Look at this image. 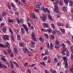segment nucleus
<instances>
[{"instance_id": "obj_4", "label": "nucleus", "mask_w": 73, "mask_h": 73, "mask_svg": "<svg viewBox=\"0 0 73 73\" xmlns=\"http://www.w3.org/2000/svg\"><path fill=\"white\" fill-rule=\"evenodd\" d=\"M32 38L34 41H36V36L35 35V33L33 32L31 35Z\"/></svg>"}, {"instance_id": "obj_53", "label": "nucleus", "mask_w": 73, "mask_h": 73, "mask_svg": "<svg viewBox=\"0 0 73 73\" xmlns=\"http://www.w3.org/2000/svg\"><path fill=\"white\" fill-rule=\"evenodd\" d=\"M50 48L51 49H52V48H53V44H52V43H50Z\"/></svg>"}, {"instance_id": "obj_12", "label": "nucleus", "mask_w": 73, "mask_h": 73, "mask_svg": "<svg viewBox=\"0 0 73 73\" xmlns=\"http://www.w3.org/2000/svg\"><path fill=\"white\" fill-rule=\"evenodd\" d=\"M69 5L70 6H72L73 5V1L70 0L69 1Z\"/></svg>"}, {"instance_id": "obj_32", "label": "nucleus", "mask_w": 73, "mask_h": 73, "mask_svg": "<svg viewBox=\"0 0 73 73\" xmlns=\"http://www.w3.org/2000/svg\"><path fill=\"white\" fill-rule=\"evenodd\" d=\"M11 37L13 40V41H14V40H15V38H14V36H13V35H11Z\"/></svg>"}, {"instance_id": "obj_34", "label": "nucleus", "mask_w": 73, "mask_h": 73, "mask_svg": "<svg viewBox=\"0 0 73 73\" xmlns=\"http://www.w3.org/2000/svg\"><path fill=\"white\" fill-rule=\"evenodd\" d=\"M54 61L56 63H57V62H58V60H57V58H54Z\"/></svg>"}, {"instance_id": "obj_57", "label": "nucleus", "mask_w": 73, "mask_h": 73, "mask_svg": "<svg viewBox=\"0 0 73 73\" xmlns=\"http://www.w3.org/2000/svg\"><path fill=\"white\" fill-rule=\"evenodd\" d=\"M10 5L8 4V5H7L8 6L9 9H11V6H10Z\"/></svg>"}, {"instance_id": "obj_38", "label": "nucleus", "mask_w": 73, "mask_h": 73, "mask_svg": "<svg viewBox=\"0 0 73 73\" xmlns=\"http://www.w3.org/2000/svg\"><path fill=\"white\" fill-rule=\"evenodd\" d=\"M56 44L59 45L60 44V42L58 41V40H56L55 42V44Z\"/></svg>"}, {"instance_id": "obj_61", "label": "nucleus", "mask_w": 73, "mask_h": 73, "mask_svg": "<svg viewBox=\"0 0 73 73\" xmlns=\"http://www.w3.org/2000/svg\"><path fill=\"white\" fill-rule=\"evenodd\" d=\"M62 53L63 56H64V55L65 54V52L64 51H62Z\"/></svg>"}, {"instance_id": "obj_8", "label": "nucleus", "mask_w": 73, "mask_h": 73, "mask_svg": "<svg viewBox=\"0 0 73 73\" xmlns=\"http://www.w3.org/2000/svg\"><path fill=\"white\" fill-rule=\"evenodd\" d=\"M43 27L44 28H48V24L45 23H44Z\"/></svg>"}, {"instance_id": "obj_60", "label": "nucleus", "mask_w": 73, "mask_h": 73, "mask_svg": "<svg viewBox=\"0 0 73 73\" xmlns=\"http://www.w3.org/2000/svg\"><path fill=\"white\" fill-rule=\"evenodd\" d=\"M66 27L67 28H68L69 27V25L68 24H67L66 25Z\"/></svg>"}, {"instance_id": "obj_52", "label": "nucleus", "mask_w": 73, "mask_h": 73, "mask_svg": "<svg viewBox=\"0 0 73 73\" xmlns=\"http://www.w3.org/2000/svg\"><path fill=\"white\" fill-rule=\"evenodd\" d=\"M10 5L11 6V7H13V6H15V5H14V3H11Z\"/></svg>"}, {"instance_id": "obj_31", "label": "nucleus", "mask_w": 73, "mask_h": 73, "mask_svg": "<svg viewBox=\"0 0 73 73\" xmlns=\"http://www.w3.org/2000/svg\"><path fill=\"white\" fill-rule=\"evenodd\" d=\"M14 50L15 53H17V52H18V50H17V49L16 48H14Z\"/></svg>"}, {"instance_id": "obj_36", "label": "nucleus", "mask_w": 73, "mask_h": 73, "mask_svg": "<svg viewBox=\"0 0 73 73\" xmlns=\"http://www.w3.org/2000/svg\"><path fill=\"white\" fill-rule=\"evenodd\" d=\"M51 27L53 29H54L55 28V26H54V24L53 23H52L51 24Z\"/></svg>"}, {"instance_id": "obj_7", "label": "nucleus", "mask_w": 73, "mask_h": 73, "mask_svg": "<svg viewBox=\"0 0 73 73\" xmlns=\"http://www.w3.org/2000/svg\"><path fill=\"white\" fill-rule=\"evenodd\" d=\"M21 34L22 35H24L25 34V30H24V29L21 28Z\"/></svg>"}, {"instance_id": "obj_33", "label": "nucleus", "mask_w": 73, "mask_h": 73, "mask_svg": "<svg viewBox=\"0 0 73 73\" xmlns=\"http://www.w3.org/2000/svg\"><path fill=\"white\" fill-rule=\"evenodd\" d=\"M44 36L45 37H46V38H47V39H48V38H49V36H48V35L47 34H45Z\"/></svg>"}, {"instance_id": "obj_35", "label": "nucleus", "mask_w": 73, "mask_h": 73, "mask_svg": "<svg viewBox=\"0 0 73 73\" xmlns=\"http://www.w3.org/2000/svg\"><path fill=\"white\" fill-rule=\"evenodd\" d=\"M44 52H45V55H48V50H45L44 51Z\"/></svg>"}, {"instance_id": "obj_29", "label": "nucleus", "mask_w": 73, "mask_h": 73, "mask_svg": "<svg viewBox=\"0 0 73 73\" xmlns=\"http://www.w3.org/2000/svg\"><path fill=\"white\" fill-rule=\"evenodd\" d=\"M39 40L41 41V42H42V43H43V42H44V39L40 37V38H39Z\"/></svg>"}, {"instance_id": "obj_10", "label": "nucleus", "mask_w": 73, "mask_h": 73, "mask_svg": "<svg viewBox=\"0 0 73 73\" xmlns=\"http://www.w3.org/2000/svg\"><path fill=\"white\" fill-rule=\"evenodd\" d=\"M64 3L66 5H68V3L69 2V1L70 0H63Z\"/></svg>"}, {"instance_id": "obj_48", "label": "nucleus", "mask_w": 73, "mask_h": 73, "mask_svg": "<svg viewBox=\"0 0 73 73\" xmlns=\"http://www.w3.org/2000/svg\"><path fill=\"white\" fill-rule=\"evenodd\" d=\"M28 65V63H25L24 64V66L25 67H27V66Z\"/></svg>"}, {"instance_id": "obj_51", "label": "nucleus", "mask_w": 73, "mask_h": 73, "mask_svg": "<svg viewBox=\"0 0 73 73\" xmlns=\"http://www.w3.org/2000/svg\"><path fill=\"white\" fill-rule=\"evenodd\" d=\"M58 25H59V26H63V24L60 23H59L58 24Z\"/></svg>"}, {"instance_id": "obj_2", "label": "nucleus", "mask_w": 73, "mask_h": 73, "mask_svg": "<svg viewBox=\"0 0 73 73\" xmlns=\"http://www.w3.org/2000/svg\"><path fill=\"white\" fill-rule=\"evenodd\" d=\"M46 15L45 14H42V16L40 17V19L44 22H45L46 20Z\"/></svg>"}, {"instance_id": "obj_44", "label": "nucleus", "mask_w": 73, "mask_h": 73, "mask_svg": "<svg viewBox=\"0 0 73 73\" xmlns=\"http://www.w3.org/2000/svg\"><path fill=\"white\" fill-rule=\"evenodd\" d=\"M56 16L58 18L59 17H60V14L57 13L56 14Z\"/></svg>"}, {"instance_id": "obj_23", "label": "nucleus", "mask_w": 73, "mask_h": 73, "mask_svg": "<svg viewBox=\"0 0 73 73\" xmlns=\"http://www.w3.org/2000/svg\"><path fill=\"white\" fill-rule=\"evenodd\" d=\"M30 42L31 44L35 45L36 44V42H33L32 40H31L30 41Z\"/></svg>"}, {"instance_id": "obj_56", "label": "nucleus", "mask_w": 73, "mask_h": 73, "mask_svg": "<svg viewBox=\"0 0 73 73\" xmlns=\"http://www.w3.org/2000/svg\"><path fill=\"white\" fill-rule=\"evenodd\" d=\"M37 4L38 5V6H40V5H42L41 3H38Z\"/></svg>"}, {"instance_id": "obj_24", "label": "nucleus", "mask_w": 73, "mask_h": 73, "mask_svg": "<svg viewBox=\"0 0 73 73\" xmlns=\"http://www.w3.org/2000/svg\"><path fill=\"white\" fill-rule=\"evenodd\" d=\"M13 64H15L16 66L17 67V68H19V65H18V64H17V63L16 62H14Z\"/></svg>"}, {"instance_id": "obj_45", "label": "nucleus", "mask_w": 73, "mask_h": 73, "mask_svg": "<svg viewBox=\"0 0 73 73\" xmlns=\"http://www.w3.org/2000/svg\"><path fill=\"white\" fill-rule=\"evenodd\" d=\"M47 31L49 33H51L52 32V30H51L50 29H47Z\"/></svg>"}, {"instance_id": "obj_19", "label": "nucleus", "mask_w": 73, "mask_h": 73, "mask_svg": "<svg viewBox=\"0 0 73 73\" xmlns=\"http://www.w3.org/2000/svg\"><path fill=\"white\" fill-rule=\"evenodd\" d=\"M3 51L5 54L7 55H8V53L7 52L5 51V50H3Z\"/></svg>"}, {"instance_id": "obj_41", "label": "nucleus", "mask_w": 73, "mask_h": 73, "mask_svg": "<svg viewBox=\"0 0 73 73\" xmlns=\"http://www.w3.org/2000/svg\"><path fill=\"white\" fill-rule=\"evenodd\" d=\"M14 30L16 33H17V32H19V30L18 29H15Z\"/></svg>"}, {"instance_id": "obj_6", "label": "nucleus", "mask_w": 73, "mask_h": 73, "mask_svg": "<svg viewBox=\"0 0 73 73\" xmlns=\"http://www.w3.org/2000/svg\"><path fill=\"white\" fill-rule=\"evenodd\" d=\"M0 67L1 68H3V67L4 68L6 69H7V68H8V67H7V66L1 64V63H0Z\"/></svg>"}, {"instance_id": "obj_30", "label": "nucleus", "mask_w": 73, "mask_h": 73, "mask_svg": "<svg viewBox=\"0 0 73 73\" xmlns=\"http://www.w3.org/2000/svg\"><path fill=\"white\" fill-rule=\"evenodd\" d=\"M60 30L63 33H65V30H64V29H60Z\"/></svg>"}, {"instance_id": "obj_54", "label": "nucleus", "mask_w": 73, "mask_h": 73, "mask_svg": "<svg viewBox=\"0 0 73 73\" xmlns=\"http://www.w3.org/2000/svg\"><path fill=\"white\" fill-rule=\"evenodd\" d=\"M51 38L52 39H54V35H51Z\"/></svg>"}, {"instance_id": "obj_42", "label": "nucleus", "mask_w": 73, "mask_h": 73, "mask_svg": "<svg viewBox=\"0 0 73 73\" xmlns=\"http://www.w3.org/2000/svg\"><path fill=\"white\" fill-rule=\"evenodd\" d=\"M0 47H3V48H5V46H4L3 44H0Z\"/></svg>"}, {"instance_id": "obj_64", "label": "nucleus", "mask_w": 73, "mask_h": 73, "mask_svg": "<svg viewBox=\"0 0 73 73\" xmlns=\"http://www.w3.org/2000/svg\"><path fill=\"white\" fill-rule=\"evenodd\" d=\"M70 48L71 50V51H72V50H73V46H71L70 47Z\"/></svg>"}, {"instance_id": "obj_9", "label": "nucleus", "mask_w": 73, "mask_h": 73, "mask_svg": "<svg viewBox=\"0 0 73 73\" xmlns=\"http://www.w3.org/2000/svg\"><path fill=\"white\" fill-rule=\"evenodd\" d=\"M5 46H6V47H7L8 48H9V47H10V44H9L8 42H7L5 44Z\"/></svg>"}, {"instance_id": "obj_18", "label": "nucleus", "mask_w": 73, "mask_h": 73, "mask_svg": "<svg viewBox=\"0 0 73 73\" xmlns=\"http://www.w3.org/2000/svg\"><path fill=\"white\" fill-rule=\"evenodd\" d=\"M33 16L34 19V21L35 22H37V18L35 17V15H33Z\"/></svg>"}, {"instance_id": "obj_16", "label": "nucleus", "mask_w": 73, "mask_h": 73, "mask_svg": "<svg viewBox=\"0 0 73 73\" xmlns=\"http://www.w3.org/2000/svg\"><path fill=\"white\" fill-rule=\"evenodd\" d=\"M19 45L20 46H24V44L23 42H21L19 43Z\"/></svg>"}, {"instance_id": "obj_43", "label": "nucleus", "mask_w": 73, "mask_h": 73, "mask_svg": "<svg viewBox=\"0 0 73 73\" xmlns=\"http://www.w3.org/2000/svg\"><path fill=\"white\" fill-rule=\"evenodd\" d=\"M9 30L11 35H13V31H12V30L11 29H9Z\"/></svg>"}, {"instance_id": "obj_15", "label": "nucleus", "mask_w": 73, "mask_h": 73, "mask_svg": "<svg viewBox=\"0 0 73 73\" xmlns=\"http://www.w3.org/2000/svg\"><path fill=\"white\" fill-rule=\"evenodd\" d=\"M17 38L18 40H21V36H20V35H17Z\"/></svg>"}, {"instance_id": "obj_28", "label": "nucleus", "mask_w": 73, "mask_h": 73, "mask_svg": "<svg viewBox=\"0 0 73 73\" xmlns=\"http://www.w3.org/2000/svg\"><path fill=\"white\" fill-rule=\"evenodd\" d=\"M62 10L64 11H67V10H66V7L65 6H64L63 7Z\"/></svg>"}, {"instance_id": "obj_22", "label": "nucleus", "mask_w": 73, "mask_h": 73, "mask_svg": "<svg viewBox=\"0 0 73 73\" xmlns=\"http://www.w3.org/2000/svg\"><path fill=\"white\" fill-rule=\"evenodd\" d=\"M23 49L24 53H27V49H26V48H25V47H24L23 48Z\"/></svg>"}, {"instance_id": "obj_1", "label": "nucleus", "mask_w": 73, "mask_h": 73, "mask_svg": "<svg viewBox=\"0 0 73 73\" xmlns=\"http://www.w3.org/2000/svg\"><path fill=\"white\" fill-rule=\"evenodd\" d=\"M63 60L65 61L64 62L65 63V68H66V69H68V62H67V61H68L67 58L65 57H63Z\"/></svg>"}, {"instance_id": "obj_47", "label": "nucleus", "mask_w": 73, "mask_h": 73, "mask_svg": "<svg viewBox=\"0 0 73 73\" xmlns=\"http://www.w3.org/2000/svg\"><path fill=\"white\" fill-rule=\"evenodd\" d=\"M23 25V28H27V25H24V24H23L22 25Z\"/></svg>"}, {"instance_id": "obj_21", "label": "nucleus", "mask_w": 73, "mask_h": 73, "mask_svg": "<svg viewBox=\"0 0 73 73\" xmlns=\"http://www.w3.org/2000/svg\"><path fill=\"white\" fill-rule=\"evenodd\" d=\"M55 46L56 48L58 49L60 47V45L59 44H55Z\"/></svg>"}, {"instance_id": "obj_11", "label": "nucleus", "mask_w": 73, "mask_h": 73, "mask_svg": "<svg viewBox=\"0 0 73 73\" xmlns=\"http://www.w3.org/2000/svg\"><path fill=\"white\" fill-rule=\"evenodd\" d=\"M8 21H9V23H11V24H12V23H13V22H14V19H9L8 20Z\"/></svg>"}, {"instance_id": "obj_26", "label": "nucleus", "mask_w": 73, "mask_h": 73, "mask_svg": "<svg viewBox=\"0 0 73 73\" xmlns=\"http://www.w3.org/2000/svg\"><path fill=\"white\" fill-rule=\"evenodd\" d=\"M40 64H41V65H43V66H46V64H45V62H41L40 63Z\"/></svg>"}, {"instance_id": "obj_62", "label": "nucleus", "mask_w": 73, "mask_h": 73, "mask_svg": "<svg viewBox=\"0 0 73 73\" xmlns=\"http://www.w3.org/2000/svg\"><path fill=\"white\" fill-rule=\"evenodd\" d=\"M42 11H44V9H45V8L44 7H43V6H42Z\"/></svg>"}, {"instance_id": "obj_5", "label": "nucleus", "mask_w": 73, "mask_h": 73, "mask_svg": "<svg viewBox=\"0 0 73 73\" xmlns=\"http://www.w3.org/2000/svg\"><path fill=\"white\" fill-rule=\"evenodd\" d=\"M3 38L4 40H5V41H7V40H9V37L7 35H5L4 37H3Z\"/></svg>"}, {"instance_id": "obj_63", "label": "nucleus", "mask_w": 73, "mask_h": 73, "mask_svg": "<svg viewBox=\"0 0 73 73\" xmlns=\"http://www.w3.org/2000/svg\"><path fill=\"white\" fill-rule=\"evenodd\" d=\"M0 25L1 27H3L4 25V23H2Z\"/></svg>"}, {"instance_id": "obj_58", "label": "nucleus", "mask_w": 73, "mask_h": 73, "mask_svg": "<svg viewBox=\"0 0 73 73\" xmlns=\"http://www.w3.org/2000/svg\"><path fill=\"white\" fill-rule=\"evenodd\" d=\"M61 45L62 46H63V47H65V45L64 43L62 44Z\"/></svg>"}, {"instance_id": "obj_49", "label": "nucleus", "mask_w": 73, "mask_h": 73, "mask_svg": "<svg viewBox=\"0 0 73 73\" xmlns=\"http://www.w3.org/2000/svg\"><path fill=\"white\" fill-rule=\"evenodd\" d=\"M48 17L49 19H50V20H52V17L50 16V15H48Z\"/></svg>"}, {"instance_id": "obj_13", "label": "nucleus", "mask_w": 73, "mask_h": 73, "mask_svg": "<svg viewBox=\"0 0 73 73\" xmlns=\"http://www.w3.org/2000/svg\"><path fill=\"white\" fill-rule=\"evenodd\" d=\"M2 57H1V59L3 60L4 62H6V61H7V60H6V59H5V56H3V55H2Z\"/></svg>"}, {"instance_id": "obj_37", "label": "nucleus", "mask_w": 73, "mask_h": 73, "mask_svg": "<svg viewBox=\"0 0 73 73\" xmlns=\"http://www.w3.org/2000/svg\"><path fill=\"white\" fill-rule=\"evenodd\" d=\"M6 15V13L5 12H3L2 13V16L3 17H4V16H5V15Z\"/></svg>"}, {"instance_id": "obj_20", "label": "nucleus", "mask_w": 73, "mask_h": 73, "mask_svg": "<svg viewBox=\"0 0 73 73\" xmlns=\"http://www.w3.org/2000/svg\"><path fill=\"white\" fill-rule=\"evenodd\" d=\"M47 11L49 12V10H48V8H46L45 9V10H44V12H45V13H46L47 12Z\"/></svg>"}, {"instance_id": "obj_59", "label": "nucleus", "mask_w": 73, "mask_h": 73, "mask_svg": "<svg viewBox=\"0 0 73 73\" xmlns=\"http://www.w3.org/2000/svg\"><path fill=\"white\" fill-rule=\"evenodd\" d=\"M45 71L46 73H50L49 71H48L47 70H45Z\"/></svg>"}, {"instance_id": "obj_3", "label": "nucleus", "mask_w": 73, "mask_h": 73, "mask_svg": "<svg viewBox=\"0 0 73 73\" xmlns=\"http://www.w3.org/2000/svg\"><path fill=\"white\" fill-rule=\"evenodd\" d=\"M54 8L53 9V11L56 13H58L59 11L58 9V7L57 6V5L56 4H54Z\"/></svg>"}, {"instance_id": "obj_17", "label": "nucleus", "mask_w": 73, "mask_h": 73, "mask_svg": "<svg viewBox=\"0 0 73 73\" xmlns=\"http://www.w3.org/2000/svg\"><path fill=\"white\" fill-rule=\"evenodd\" d=\"M62 51L63 52H68V49L66 48H64L62 49Z\"/></svg>"}, {"instance_id": "obj_40", "label": "nucleus", "mask_w": 73, "mask_h": 73, "mask_svg": "<svg viewBox=\"0 0 73 73\" xmlns=\"http://www.w3.org/2000/svg\"><path fill=\"white\" fill-rule=\"evenodd\" d=\"M9 62L10 64L11 65V66H13V62L12 61H11V60H10Z\"/></svg>"}, {"instance_id": "obj_39", "label": "nucleus", "mask_w": 73, "mask_h": 73, "mask_svg": "<svg viewBox=\"0 0 73 73\" xmlns=\"http://www.w3.org/2000/svg\"><path fill=\"white\" fill-rule=\"evenodd\" d=\"M13 9L14 10V11H16V10H17V8L16 7H15V6H13Z\"/></svg>"}, {"instance_id": "obj_50", "label": "nucleus", "mask_w": 73, "mask_h": 73, "mask_svg": "<svg viewBox=\"0 0 73 73\" xmlns=\"http://www.w3.org/2000/svg\"><path fill=\"white\" fill-rule=\"evenodd\" d=\"M47 57H46V56H45V57H44V58L43 60H44V61H45V60H47Z\"/></svg>"}, {"instance_id": "obj_55", "label": "nucleus", "mask_w": 73, "mask_h": 73, "mask_svg": "<svg viewBox=\"0 0 73 73\" xmlns=\"http://www.w3.org/2000/svg\"><path fill=\"white\" fill-rule=\"evenodd\" d=\"M63 2H62V1H61L60 2H59V3L60 5H62L63 4L62 3Z\"/></svg>"}, {"instance_id": "obj_14", "label": "nucleus", "mask_w": 73, "mask_h": 73, "mask_svg": "<svg viewBox=\"0 0 73 73\" xmlns=\"http://www.w3.org/2000/svg\"><path fill=\"white\" fill-rule=\"evenodd\" d=\"M2 31L3 32H6V31H7V28L6 27H4L2 29Z\"/></svg>"}, {"instance_id": "obj_25", "label": "nucleus", "mask_w": 73, "mask_h": 73, "mask_svg": "<svg viewBox=\"0 0 73 73\" xmlns=\"http://www.w3.org/2000/svg\"><path fill=\"white\" fill-rule=\"evenodd\" d=\"M56 32H57V31L56 30H53L52 33L54 35L56 33Z\"/></svg>"}, {"instance_id": "obj_27", "label": "nucleus", "mask_w": 73, "mask_h": 73, "mask_svg": "<svg viewBox=\"0 0 73 73\" xmlns=\"http://www.w3.org/2000/svg\"><path fill=\"white\" fill-rule=\"evenodd\" d=\"M7 52L9 54H11V53H12L11 50L10 49H9L8 50H7Z\"/></svg>"}, {"instance_id": "obj_46", "label": "nucleus", "mask_w": 73, "mask_h": 73, "mask_svg": "<svg viewBox=\"0 0 73 73\" xmlns=\"http://www.w3.org/2000/svg\"><path fill=\"white\" fill-rule=\"evenodd\" d=\"M71 73H73V64L72 65V69H71Z\"/></svg>"}]
</instances>
